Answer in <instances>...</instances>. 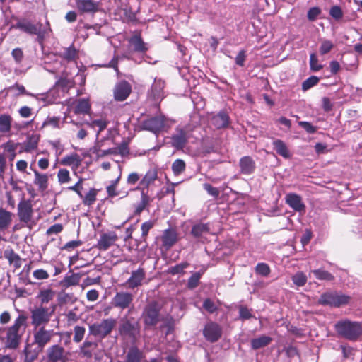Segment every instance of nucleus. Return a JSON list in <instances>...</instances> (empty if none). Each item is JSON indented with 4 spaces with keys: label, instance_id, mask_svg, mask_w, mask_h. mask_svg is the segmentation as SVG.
<instances>
[{
    "label": "nucleus",
    "instance_id": "nucleus-1",
    "mask_svg": "<svg viewBox=\"0 0 362 362\" xmlns=\"http://www.w3.org/2000/svg\"><path fill=\"white\" fill-rule=\"evenodd\" d=\"M28 327V316L21 312L9 327H0V340L8 349H16Z\"/></svg>",
    "mask_w": 362,
    "mask_h": 362
},
{
    "label": "nucleus",
    "instance_id": "nucleus-2",
    "mask_svg": "<svg viewBox=\"0 0 362 362\" xmlns=\"http://www.w3.org/2000/svg\"><path fill=\"white\" fill-rule=\"evenodd\" d=\"M334 327L339 335L351 341L356 340L362 334V324L359 322L341 320Z\"/></svg>",
    "mask_w": 362,
    "mask_h": 362
},
{
    "label": "nucleus",
    "instance_id": "nucleus-3",
    "mask_svg": "<svg viewBox=\"0 0 362 362\" xmlns=\"http://www.w3.org/2000/svg\"><path fill=\"white\" fill-rule=\"evenodd\" d=\"M55 309L52 307L51 311L49 309L42 305L35 308L31 310V323L35 328L45 327L49 321Z\"/></svg>",
    "mask_w": 362,
    "mask_h": 362
},
{
    "label": "nucleus",
    "instance_id": "nucleus-4",
    "mask_svg": "<svg viewBox=\"0 0 362 362\" xmlns=\"http://www.w3.org/2000/svg\"><path fill=\"white\" fill-rule=\"evenodd\" d=\"M115 319L108 318L103 320L100 323H95L89 326L90 334L100 338H104L108 335L116 325Z\"/></svg>",
    "mask_w": 362,
    "mask_h": 362
},
{
    "label": "nucleus",
    "instance_id": "nucleus-5",
    "mask_svg": "<svg viewBox=\"0 0 362 362\" xmlns=\"http://www.w3.org/2000/svg\"><path fill=\"white\" fill-rule=\"evenodd\" d=\"M17 210V215L21 222L29 228L35 224V222L33 221V209L30 201L22 199L18 204Z\"/></svg>",
    "mask_w": 362,
    "mask_h": 362
},
{
    "label": "nucleus",
    "instance_id": "nucleus-6",
    "mask_svg": "<svg viewBox=\"0 0 362 362\" xmlns=\"http://www.w3.org/2000/svg\"><path fill=\"white\" fill-rule=\"evenodd\" d=\"M167 122L168 121L163 116H158L144 120L141 122V126L143 129L157 134L168 127Z\"/></svg>",
    "mask_w": 362,
    "mask_h": 362
},
{
    "label": "nucleus",
    "instance_id": "nucleus-7",
    "mask_svg": "<svg viewBox=\"0 0 362 362\" xmlns=\"http://www.w3.org/2000/svg\"><path fill=\"white\" fill-rule=\"evenodd\" d=\"M349 300V297L348 296L331 292L322 294L319 299V303L322 305L339 307L347 304Z\"/></svg>",
    "mask_w": 362,
    "mask_h": 362
},
{
    "label": "nucleus",
    "instance_id": "nucleus-8",
    "mask_svg": "<svg viewBox=\"0 0 362 362\" xmlns=\"http://www.w3.org/2000/svg\"><path fill=\"white\" fill-rule=\"evenodd\" d=\"M54 334L53 330L46 329L45 327L35 328L33 334L34 342L38 347L43 349L50 342Z\"/></svg>",
    "mask_w": 362,
    "mask_h": 362
},
{
    "label": "nucleus",
    "instance_id": "nucleus-9",
    "mask_svg": "<svg viewBox=\"0 0 362 362\" xmlns=\"http://www.w3.org/2000/svg\"><path fill=\"white\" fill-rule=\"evenodd\" d=\"M159 305L153 303L148 305L144 312V322L148 325H156L158 321Z\"/></svg>",
    "mask_w": 362,
    "mask_h": 362
},
{
    "label": "nucleus",
    "instance_id": "nucleus-10",
    "mask_svg": "<svg viewBox=\"0 0 362 362\" xmlns=\"http://www.w3.org/2000/svg\"><path fill=\"white\" fill-rule=\"evenodd\" d=\"M133 300V296L128 292H118L112 298V304L115 307L122 310L129 307Z\"/></svg>",
    "mask_w": 362,
    "mask_h": 362
},
{
    "label": "nucleus",
    "instance_id": "nucleus-11",
    "mask_svg": "<svg viewBox=\"0 0 362 362\" xmlns=\"http://www.w3.org/2000/svg\"><path fill=\"white\" fill-rule=\"evenodd\" d=\"M203 334L208 341L214 342L221 337V329L216 323L209 322L205 325Z\"/></svg>",
    "mask_w": 362,
    "mask_h": 362
},
{
    "label": "nucleus",
    "instance_id": "nucleus-12",
    "mask_svg": "<svg viewBox=\"0 0 362 362\" xmlns=\"http://www.w3.org/2000/svg\"><path fill=\"white\" fill-rule=\"evenodd\" d=\"M146 276L144 269L139 268L136 271H133L130 277L127 279L125 284L130 289H134L141 286L143 281Z\"/></svg>",
    "mask_w": 362,
    "mask_h": 362
},
{
    "label": "nucleus",
    "instance_id": "nucleus-13",
    "mask_svg": "<svg viewBox=\"0 0 362 362\" xmlns=\"http://www.w3.org/2000/svg\"><path fill=\"white\" fill-rule=\"evenodd\" d=\"M132 91L131 85L127 81H121L116 84L114 89V97L117 101L127 99Z\"/></svg>",
    "mask_w": 362,
    "mask_h": 362
},
{
    "label": "nucleus",
    "instance_id": "nucleus-14",
    "mask_svg": "<svg viewBox=\"0 0 362 362\" xmlns=\"http://www.w3.org/2000/svg\"><path fill=\"white\" fill-rule=\"evenodd\" d=\"M41 25H34L30 21L27 20H21L17 22V23L12 27L14 28L19 29L25 33H27L30 35H41V31L40 27Z\"/></svg>",
    "mask_w": 362,
    "mask_h": 362
},
{
    "label": "nucleus",
    "instance_id": "nucleus-15",
    "mask_svg": "<svg viewBox=\"0 0 362 362\" xmlns=\"http://www.w3.org/2000/svg\"><path fill=\"white\" fill-rule=\"evenodd\" d=\"M76 6L81 13H95L99 11L100 4L93 0H75Z\"/></svg>",
    "mask_w": 362,
    "mask_h": 362
},
{
    "label": "nucleus",
    "instance_id": "nucleus-16",
    "mask_svg": "<svg viewBox=\"0 0 362 362\" xmlns=\"http://www.w3.org/2000/svg\"><path fill=\"white\" fill-rule=\"evenodd\" d=\"M64 349L59 345H53L47 350L48 362H59L64 358Z\"/></svg>",
    "mask_w": 362,
    "mask_h": 362
},
{
    "label": "nucleus",
    "instance_id": "nucleus-17",
    "mask_svg": "<svg viewBox=\"0 0 362 362\" xmlns=\"http://www.w3.org/2000/svg\"><path fill=\"white\" fill-rule=\"evenodd\" d=\"M117 240V235L114 232L104 233L98 240L97 247L100 250H107Z\"/></svg>",
    "mask_w": 362,
    "mask_h": 362
},
{
    "label": "nucleus",
    "instance_id": "nucleus-18",
    "mask_svg": "<svg viewBox=\"0 0 362 362\" xmlns=\"http://www.w3.org/2000/svg\"><path fill=\"white\" fill-rule=\"evenodd\" d=\"M286 202L290 207L298 212H304L305 206L302 202L301 197L295 194L290 193L286 196Z\"/></svg>",
    "mask_w": 362,
    "mask_h": 362
},
{
    "label": "nucleus",
    "instance_id": "nucleus-19",
    "mask_svg": "<svg viewBox=\"0 0 362 362\" xmlns=\"http://www.w3.org/2000/svg\"><path fill=\"white\" fill-rule=\"evenodd\" d=\"M90 109V104L88 100L81 99L75 100L69 105V112H74L76 115L85 114Z\"/></svg>",
    "mask_w": 362,
    "mask_h": 362
},
{
    "label": "nucleus",
    "instance_id": "nucleus-20",
    "mask_svg": "<svg viewBox=\"0 0 362 362\" xmlns=\"http://www.w3.org/2000/svg\"><path fill=\"white\" fill-rule=\"evenodd\" d=\"M161 240L163 246L169 249L177 241V233L173 229H166L163 231Z\"/></svg>",
    "mask_w": 362,
    "mask_h": 362
},
{
    "label": "nucleus",
    "instance_id": "nucleus-21",
    "mask_svg": "<svg viewBox=\"0 0 362 362\" xmlns=\"http://www.w3.org/2000/svg\"><path fill=\"white\" fill-rule=\"evenodd\" d=\"M229 117L224 112L212 115L210 118V124L216 129L225 128L228 125Z\"/></svg>",
    "mask_w": 362,
    "mask_h": 362
},
{
    "label": "nucleus",
    "instance_id": "nucleus-22",
    "mask_svg": "<svg viewBox=\"0 0 362 362\" xmlns=\"http://www.w3.org/2000/svg\"><path fill=\"white\" fill-rule=\"evenodd\" d=\"M165 87V82L161 79L156 78L151 86V91L149 93L151 97L155 100H158L164 97L163 89Z\"/></svg>",
    "mask_w": 362,
    "mask_h": 362
},
{
    "label": "nucleus",
    "instance_id": "nucleus-23",
    "mask_svg": "<svg viewBox=\"0 0 362 362\" xmlns=\"http://www.w3.org/2000/svg\"><path fill=\"white\" fill-rule=\"evenodd\" d=\"M187 141L186 132L182 129H177L171 137L172 146L177 149H182Z\"/></svg>",
    "mask_w": 362,
    "mask_h": 362
},
{
    "label": "nucleus",
    "instance_id": "nucleus-24",
    "mask_svg": "<svg viewBox=\"0 0 362 362\" xmlns=\"http://www.w3.org/2000/svg\"><path fill=\"white\" fill-rule=\"evenodd\" d=\"M158 178V172L156 169L152 168L146 172L145 175L141 180L139 182V186L137 187L148 188L151 185H152Z\"/></svg>",
    "mask_w": 362,
    "mask_h": 362
},
{
    "label": "nucleus",
    "instance_id": "nucleus-25",
    "mask_svg": "<svg viewBox=\"0 0 362 362\" xmlns=\"http://www.w3.org/2000/svg\"><path fill=\"white\" fill-rule=\"evenodd\" d=\"M134 190H139L141 192V201L136 205L134 211L136 214L139 215L150 204L151 199L148 196V192L144 191V188L136 187Z\"/></svg>",
    "mask_w": 362,
    "mask_h": 362
},
{
    "label": "nucleus",
    "instance_id": "nucleus-26",
    "mask_svg": "<svg viewBox=\"0 0 362 362\" xmlns=\"http://www.w3.org/2000/svg\"><path fill=\"white\" fill-rule=\"evenodd\" d=\"M61 163L64 165L70 166L75 170L80 166L81 159L77 153H71L63 158Z\"/></svg>",
    "mask_w": 362,
    "mask_h": 362
},
{
    "label": "nucleus",
    "instance_id": "nucleus-27",
    "mask_svg": "<svg viewBox=\"0 0 362 362\" xmlns=\"http://www.w3.org/2000/svg\"><path fill=\"white\" fill-rule=\"evenodd\" d=\"M13 214L3 209L0 208V230H6L11 224Z\"/></svg>",
    "mask_w": 362,
    "mask_h": 362
},
{
    "label": "nucleus",
    "instance_id": "nucleus-28",
    "mask_svg": "<svg viewBox=\"0 0 362 362\" xmlns=\"http://www.w3.org/2000/svg\"><path fill=\"white\" fill-rule=\"evenodd\" d=\"M4 257L8 261L9 264L12 265L15 269H18L21 267V259L20 256L13 250H5Z\"/></svg>",
    "mask_w": 362,
    "mask_h": 362
},
{
    "label": "nucleus",
    "instance_id": "nucleus-29",
    "mask_svg": "<svg viewBox=\"0 0 362 362\" xmlns=\"http://www.w3.org/2000/svg\"><path fill=\"white\" fill-rule=\"evenodd\" d=\"M240 167L242 173L243 174H251L255 168V164L254 160L249 156H245L240 160Z\"/></svg>",
    "mask_w": 362,
    "mask_h": 362
},
{
    "label": "nucleus",
    "instance_id": "nucleus-30",
    "mask_svg": "<svg viewBox=\"0 0 362 362\" xmlns=\"http://www.w3.org/2000/svg\"><path fill=\"white\" fill-rule=\"evenodd\" d=\"M12 117L8 114L0 115V133L7 134L11 129Z\"/></svg>",
    "mask_w": 362,
    "mask_h": 362
},
{
    "label": "nucleus",
    "instance_id": "nucleus-31",
    "mask_svg": "<svg viewBox=\"0 0 362 362\" xmlns=\"http://www.w3.org/2000/svg\"><path fill=\"white\" fill-rule=\"evenodd\" d=\"M55 296V291L52 288H42L40 290L37 298L42 305L47 304L51 301Z\"/></svg>",
    "mask_w": 362,
    "mask_h": 362
},
{
    "label": "nucleus",
    "instance_id": "nucleus-32",
    "mask_svg": "<svg viewBox=\"0 0 362 362\" xmlns=\"http://www.w3.org/2000/svg\"><path fill=\"white\" fill-rule=\"evenodd\" d=\"M273 146L278 154H279L280 156L285 158H290L291 154L286 144L284 141L279 139H276L274 141Z\"/></svg>",
    "mask_w": 362,
    "mask_h": 362
},
{
    "label": "nucleus",
    "instance_id": "nucleus-33",
    "mask_svg": "<svg viewBox=\"0 0 362 362\" xmlns=\"http://www.w3.org/2000/svg\"><path fill=\"white\" fill-rule=\"evenodd\" d=\"M129 43L134 47L136 52H144L148 49L146 45L143 42L139 35H135L129 39Z\"/></svg>",
    "mask_w": 362,
    "mask_h": 362
},
{
    "label": "nucleus",
    "instance_id": "nucleus-34",
    "mask_svg": "<svg viewBox=\"0 0 362 362\" xmlns=\"http://www.w3.org/2000/svg\"><path fill=\"white\" fill-rule=\"evenodd\" d=\"M35 175L34 184L37 185L40 189H45L48 186V176L46 174H41L37 170H33Z\"/></svg>",
    "mask_w": 362,
    "mask_h": 362
},
{
    "label": "nucleus",
    "instance_id": "nucleus-35",
    "mask_svg": "<svg viewBox=\"0 0 362 362\" xmlns=\"http://www.w3.org/2000/svg\"><path fill=\"white\" fill-rule=\"evenodd\" d=\"M40 141V136L37 134H33L29 136L24 144V151L25 152H31L37 148L38 142Z\"/></svg>",
    "mask_w": 362,
    "mask_h": 362
},
{
    "label": "nucleus",
    "instance_id": "nucleus-36",
    "mask_svg": "<svg viewBox=\"0 0 362 362\" xmlns=\"http://www.w3.org/2000/svg\"><path fill=\"white\" fill-rule=\"evenodd\" d=\"M272 341V338L266 336L262 335L258 338L254 339L251 341V345L252 349H258L260 348H262L264 346H266L270 342Z\"/></svg>",
    "mask_w": 362,
    "mask_h": 362
},
{
    "label": "nucleus",
    "instance_id": "nucleus-37",
    "mask_svg": "<svg viewBox=\"0 0 362 362\" xmlns=\"http://www.w3.org/2000/svg\"><path fill=\"white\" fill-rule=\"evenodd\" d=\"M209 231L207 224L198 223L194 225L192 229V234L196 238H201L207 234Z\"/></svg>",
    "mask_w": 362,
    "mask_h": 362
},
{
    "label": "nucleus",
    "instance_id": "nucleus-38",
    "mask_svg": "<svg viewBox=\"0 0 362 362\" xmlns=\"http://www.w3.org/2000/svg\"><path fill=\"white\" fill-rule=\"evenodd\" d=\"M319 280L332 281L334 276L328 272L322 269H314L310 272Z\"/></svg>",
    "mask_w": 362,
    "mask_h": 362
},
{
    "label": "nucleus",
    "instance_id": "nucleus-39",
    "mask_svg": "<svg viewBox=\"0 0 362 362\" xmlns=\"http://www.w3.org/2000/svg\"><path fill=\"white\" fill-rule=\"evenodd\" d=\"M185 163L181 159H176L172 164V170L175 175H179L185 170Z\"/></svg>",
    "mask_w": 362,
    "mask_h": 362
},
{
    "label": "nucleus",
    "instance_id": "nucleus-40",
    "mask_svg": "<svg viewBox=\"0 0 362 362\" xmlns=\"http://www.w3.org/2000/svg\"><path fill=\"white\" fill-rule=\"evenodd\" d=\"M141 353L136 348L131 349L127 356V362H140Z\"/></svg>",
    "mask_w": 362,
    "mask_h": 362
},
{
    "label": "nucleus",
    "instance_id": "nucleus-41",
    "mask_svg": "<svg viewBox=\"0 0 362 362\" xmlns=\"http://www.w3.org/2000/svg\"><path fill=\"white\" fill-rule=\"evenodd\" d=\"M58 182L62 185L69 182L71 177L69 172L66 169H60L57 173Z\"/></svg>",
    "mask_w": 362,
    "mask_h": 362
},
{
    "label": "nucleus",
    "instance_id": "nucleus-42",
    "mask_svg": "<svg viewBox=\"0 0 362 362\" xmlns=\"http://www.w3.org/2000/svg\"><path fill=\"white\" fill-rule=\"evenodd\" d=\"M87 124H88L92 128L98 127V130L97 135H98L100 132L106 128L107 123L105 120L100 119L93 120L90 122H88Z\"/></svg>",
    "mask_w": 362,
    "mask_h": 362
},
{
    "label": "nucleus",
    "instance_id": "nucleus-43",
    "mask_svg": "<svg viewBox=\"0 0 362 362\" xmlns=\"http://www.w3.org/2000/svg\"><path fill=\"white\" fill-rule=\"evenodd\" d=\"M293 282L298 286H303L306 284L307 277L301 272H297L292 277Z\"/></svg>",
    "mask_w": 362,
    "mask_h": 362
},
{
    "label": "nucleus",
    "instance_id": "nucleus-44",
    "mask_svg": "<svg viewBox=\"0 0 362 362\" xmlns=\"http://www.w3.org/2000/svg\"><path fill=\"white\" fill-rule=\"evenodd\" d=\"M9 90L11 91H13L14 93V95L16 96H18L20 95H28L33 96V95L29 93H27L25 87L23 85L16 83L13 86H11L9 88Z\"/></svg>",
    "mask_w": 362,
    "mask_h": 362
},
{
    "label": "nucleus",
    "instance_id": "nucleus-45",
    "mask_svg": "<svg viewBox=\"0 0 362 362\" xmlns=\"http://www.w3.org/2000/svg\"><path fill=\"white\" fill-rule=\"evenodd\" d=\"M96 190L95 189H91L83 198V204L88 206L92 205L96 199Z\"/></svg>",
    "mask_w": 362,
    "mask_h": 362
},
{
    "label": "nucleus",
    "instance_id": "nucleus-46",
    "mask_svg": "<svg viewBox=\"0 0 362 362\" xmlns=\"http://www.w3.org/2000/svg\"><path fill=\"white\" fill-rule=\"evenodd\" d=\"M255 271L257 274L262 276H267L270 273V268L265 263H259L255 267Z\"/></svg>",
    "mask_w": 362,
    "mask_h": 362
},
{
    "label": "nucleus",
    "instance_id": "nucleus-47",
    "mask_svg": "<svg viewBox=\"0 0 362 362\" xmlns=\"http://www.w3.org/2000/svg\"><path fill=\"white\" fill-rule=\"evenodd\" d=\"M334 47V45L332 42V41L328 40H324L322 41L320 47V52L321 54H325L328 52H329Z\"/></svg>",
    "mask_w": 362,
    "mask_h": 362
},
{
    "label": "nucleus",
    "instance_id": "nucleus-48",
    "mask_svg": "<svg viewBox=\"0 0 362 362\" xmlns=\"http://www.w3.org/2000/svg\"><path fill=\"white\" fill-rule=\"evenodd\" d=\"M74 341L76 343L80 342L84 337L85 328L81 326H76L74 329Z\"/></svg>",
    "mask_w": 362,
    "mask_h": 362
},
{
    "label": "nucleus",
    "instance_id": "nucleus-49",
    "mask_svg": "<svg viewBox=\"0 0 362 362\" xmlns=\"http://www.w3.org/2000/svg\"><path fill=\"white\" fill-rule=\"evenodd\" d=\"M11 56L17 64H20L24 57L23 50L21 48L13 49L11 52Z\"/></svg>",
    "mask_w": 362,
    "mask_h": 362
},
{
    "label": "nucleus",
    "instance_id": "nucleus-50",
    "mask_svg": "<svg viewBox=\"0 0 362 362\" xmlns=\"http://www.w3.org/2000/svg\"><path fill=\"white\" fill-rule=\"evenodd\" d=\"M33 276L37 280H46L49 277L48 272L42 269L35 270L33 273Z\"/></svg>",
    "mask_w": 362,
    "mask_h": 362
},
{
    "label": "nucleus",
    "instance_id": "nucleus-51",
    "mask_svg": "<svg viewBox=\"0 0 362 362\" xmlns=\"http://www.w3.org/2000/svg\"><path fill=\"white\" fill-rule=\"evenodd\" d=\"M201 278V274L196 272L193 274L188 280V287L189 288H194L199 284V279Z\"/></svg>",
    "mask_w": 362,
    "mask_h": 362
},
{
    "label": "nucleus",
    "instance_id": "nucleus-52",
    "mask_svg": "<svg viewBox=\"0 0 362 362\" xmlns=\"http://www.w3.org/2000/svg\"><path fill=\"white\" fill-rule=\"evenodd\" d=\"M62 55L64 59H67L69 61L72 60L75 58L76 55V49L70 47L69 48L65 49L62 52Z\"/></svg>",
    "mask_w": 362,
    "mask_h": 362
},
{
    "label": "nucleus",
    "instance_id": "nucleus-53",
    "mask_svg": "<svg viewBox=\"0 0 362 362\" xmlns=\"http://www.w3.org/2000/svg\"><path fill=\"white\" fill-rule=\"evenodd\" d=\"M318 78L316 76H311L306 79L302 84V88L304 90H308L318 83Z\"/></svg>",
    "mask_w": 362,
    "mask_h": 362
},
{
    "label": "nucleus",
    "instance_id": "nucleus-54",
    "mask_svg": "<svg viewBox=\"0 0 362 362\" xmlns=\"http://www.w3.org/2000/svg\"><path fill=\"white\" fill-rule=\"evenodd\" d=\"M310 69L314 71H317L322 68V66L318 63V59L315 54H311L310 57Z\"/></svg>",
    "mask_w": 362,
    "mask_h": 362
},
{
    "label": "nucleus",
    "instance_id": "nucleus-55",
    "mask_svg": "<svg viewBox=\"0 0 362 362\" xmlns=\"http://www.w3.org/2000/svg\"><path fill=\"white\" fill-rule=\"evenodd\" d=\"M94 346H96L95 344H93L90 341H85L81 348V353L83 355L87 358H90L92 356V352L90 349H88L89 347Z\"/></svg>",
    "mask_w": 362,
    "mask_h": 362
},
{
    "label": "nucleus",
    "instance_id": "nucleus-56",
    "mask_svg": "<svg viewBox=\"0 0 362 362\" xmlns=\"http://www.w3.org/2000/svg\"><path fill=\"white\" fill-rule=\"evenodd\" d=\"M329 14L336 20H339L343 16V13L339 6H334L330 8Z\"/></svg>",
    "mask_w": 362,
    "mask_h": 362
},
{
    "label": "nucleus",
    "instance_id": "nucleus-57",
    "mask_svg": "<svg viewBox=\"0 0 362 362\" xmlns=\"http://www.w3.org/2000/svg\"><path fill=\"white\" fill-rule=\"evenodd\" d=\"M298 124L302 127L308 133L313 134L317 131V127L308 122L300 121Z\"/></svg>",
    "mask_w": 362,
    "mask_h": 362
},
{
    "label": "nucleus",
    "instance_id": "nucleus-58",
    "mask_svg": "<svg viewBox=\"0 0 362 362\" xmlns=\"http://www.w3.org/2000/svg\"><path fill=\"white\" fill-rule=\"evenodd\" d=\"M204 189L208 192L209 194L214 197H217L219 195V191L216 187H213L209 183H205L203 185Z\"/></svg>",
    "mask_w": 362,
    "mask_h": 362
},
{
    "label": "nucleus",
    "instance_id": "nucleus-59",
    "mask_svg": "<svg viewBox=\"0 0 362 362\" xmlns=\"http://www.w3.org/2000/svg\"><path fill=\"white\" fill-rule=\"evenodd\" d=\"M59 119L58 117H48L47 118L42 124V127L45 126H51L52 127H59Z\"/></svg>",
    "mask_w": 362,
    "mask_h": 362
},
{
    "label": "nucleus",
    "instance_id": "nucleus-60",
    "mask_svg": "<svg viewBox=\"0 0 362 362\" xmlns=\"http://www.w3.org/2000/svg\"><path fill=\"white\" fill-rule=\"evenodd\" d=\"M154 226V222L151 221H146L141 225L142 237L146 238L148 231Z\"/></svg>",
    "mask_w": 362,
    "mask_h": 362
},
{
    "label": "nucleus",
    "instance_id": "nucleus-61",
    "mask_svg": "<svg viewBox=\"0 0 362 362\" xmlns=\"http://www.w3.org/2000/svg\"><path fill=\"white\" fill-rule=\"evenodd\" d=\"M203 307L206 311H208L209 313H214L217 308L215 303L213 301H211L210 299H206L204 301Z\"/></svg>",
    "mask_w": 362,
    "mask_h": 362
},
{
    "label": "nucleus",
    "instance_id": "nucleus-62",
    "mask_svg": "<svg viewBox=\"0 0 362 362\" xmlns=\"http://www.w3.org/2000/svg\"><path fill=\"white\" fill-rule=\"evenodd\" d=\"M188 266L187 263H182L180 264H177L170 269V272L172 274H177L182 273L185 269H186Z\"/></svg>",
    "mask_w": 362,
    "mask_h": 362
},
{
    "label": "nucleus",
    "instance_id": "nucleus-63",
    "mask_svg": "<svg viewBox=\"0 0 362 362\" xmlns=\"http://www.w3.org/2000/svg\"><path fill=\"white\" fill-rule=\"evenodd\" d=\"M321 11L318 7H313L308 12V18L313 21L320 15Z\"/></svg>",
    "mask_w": 362,
    "mask_h": 362
},
{
    "label": "nucleus",
    "instance_id": "nucleus-64",
    "mask_svg": "<svg viewBox=\"0 0 362 362\" xmlns=\"http://www.w3.org/2000/svg\"><path fill=\"white\" fill-rule=\"evenodd\" d=\"M63 230V226L61 223H56L49 228L47 230V235L58 234Z\"/></svg>",
    "mask_w": 362,
    "mask_h": 362
}]
</instances>
